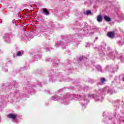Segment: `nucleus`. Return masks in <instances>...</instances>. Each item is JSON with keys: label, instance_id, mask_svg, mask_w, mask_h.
I'll list each match as a JSON object with an SVG mask.
<instances>
[{"label": "nucleus", "instance_id": "f257e3e1", "mask_svg": "<svg viewBox=\"0 0 124 124\" xmlns=\"http://www.w3.org/2000/svg\"><path fill=\"white\" fill-rule=\"evenodd\" d=\"M8 118H10L11 119H13V120H15V119L17 117V114H14L13 113H10V114L7 115Z\"/></svg>", "mask_w": 124, "mask_h": 124}, {"label": "nucleus", "instance_id": "39448f33", "mask_svg": "<svg viewBox=\"0 0 124 124\" xmlns=\"http://www.w3.org/2000/svg\"><path fill=\"white\" fill-rule=\"evenodd\" d=\"M23 54H24L23 51H19L17 52L16 56H17L18 57H21V56H22V55H23Z\"/></svg>", "mask_w": 124, "mask_h": 124}, {"label": "nucleus", "instance_id": "7ed1b4c3", "mask_svg": "<svg viewBox=\"0 0 124 124\" xmlns=\"http://www.w3.org/2000/svg\"><path fill=\"white\" fill-rule=\"evenodd\" d=\"M104 19L107 22H110L111 21V18H110L109 16H104Z\"/></svg>", "mask_w": 124, "mask_h": 124}, {"label": "nucleus", "instance_id": "0eeeda50", "mask_svg": "<svg viewBox=\"0 0 124 124\" xmlns=\"http://www.w3.org/2000/svg\"><path fill=\"white\" fill-rule=\"evenodd\" d=\"M92 13V12L90 10H88L86 12V15H90Z\"/></svg>", "mask_w": 124, "mask_h": 124}, {"label": "nucleus", "instance_id": "423d86ee", "mask_svg": "<svg viewBox=\"0 0 124 124\" xmlns=\"http://www.w3.org/2000/svg\"><path fill=\"white\" fill-rule=\"evenodd\" d=\"M97 21L98 22L102 21V16H101L100 15L97 16Z\"/></svg>", "mask_w": 124, "mask_h": 124}, {"label": "nucleus", "instance_id": "f03ea898", "mask_svg": "<svg viewBox=\"0 0 124 124\" xmlns=\"http://www.w3.org/2000/svg\"><path fill=\"white\" fill-rule=\"evenodd\" d=\"M114 35H115L114 32H109L108 33V36L110 38H114Z\"/></svg>", "mask_w": 124, "mask_h": 124}, {"label": "nucleus", "instance_id": "6e6552de", "mask_svg": "<svg viewBox=\"0 0 124 124\" xmlns=\"http://www.w3.org/2000/svg\"><path fill=\"white\" fill-rule=\"evenodd\" d=\"M101 83H104V82H105V79L104 78H101Z\"/></svg>", "mask_w": 124, "mask_h": 124}, {"label": "nucleus", "instance_id": "20e7f679", "mask_svg": "<svg viewBox=\"0 0 124 124\" xmlns=\"http://www.w3.org/2000/svg\"><path fill=\"white\" fill-rule=\"evenodd\" d=\"M43 13H44L45 15H49V12L48 11V10L46 9H43Z\"/></svg>", "mask_w": 124, "mask_h": 124}]
</instances>
